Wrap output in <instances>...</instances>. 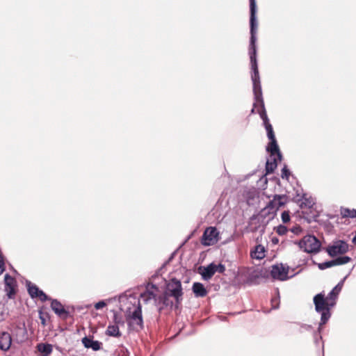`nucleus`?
Listing matches in <instances>:
<instances>
[{"mask_svg": "<svg viewBox=\"0 0 356 356\" xmlns=\"http://www.w3.org/2000/svg\"><path fill=\"white\" fill-rule=\"evenodd\" d=\"M284 197V195H275L273 200L270 201L258 214L252 216L248 224L250 232H256L259 231L261 234H264L268 222L274 218L277 209L284 204V202L282 201Z\"/></svg>", "mask_w": 356, "mask_h": 356, "instance_id": "nucleus-1", "label": "nucleus"}, {"mask_svg": "<svg viewBox=\"0 0 356 356\" xmlns=\"http://www.w3.org/2000/svg\"><path fill=\"white\" fill-rule=\"evenodd\" d=\"M250 38L248 54L250 59L251 68L252 70H258L256 46L257 21L256 17L257 5L255 0H250Z\"/></svg>", "mask_w": 356, "mask_h": 356, "instance_id": "nucleus-2", "label": "nucleus"}, {"mask_svg": "<svg viewBox=\"0 0 356 356\" xmlns=\"http://www.w3.org/2000/svg\"><path fill=\"white\" fill-rule=\"evenodd\" d=\"M313 302L316 312L321 314L320 326H322L330 318V310L336 305V302L329 299L328 296L325 298L323 292L314 296Z\"/></svg>", "mask_w": 356, "mask_h": 356, "instance_id": "nucleus-3", "label": "nucleus"}, {"mask_svg": "<svg viewBox=\"0 0 356 356\" xmlns=\"http://www.w3.org/2000/svg\"><path fill=\"white\" fill-rule=\"evenodd\" d=\"M298 245L304 252L310 254H316L320 252L321 243L314 235L308 234L305 236L300 241L294 242Z\"/></svg>", "mask_w": 356, "mask_h": 356, "instance_id": "nucleus-4", "label": "nucleus"}, {"mask_svg": "<svg viewBox=\"0 0 356 356\" xmlns=\"http://www.w3.org/2000/svg\"><path fill=\"white\" fill-rule=\"evenodd\" d=\"M127 321L129 329L134 331L139 332L143 329L142 307L139 300L134 312L127 317Z\"/></svg>", "mask_w": 356, "mask_h": 356, "instance_id": "nucleus-5", "label": "nucleus"}, {"mask_svg": "<svg viewBox=\"0 0 356 356\" xmlns=\"http://www.w3.org/2000/svg\"><path fill=\"white\" fill-rule=\"evenodd\" d=\"M251 79L253 84L254 106H255L257 104H259V106H264V102L262 96L259 70H252Z\"/></svg>", "mask_w": 356, "mask_h": 356, "instance_id": "nucleus-6", "label": "nucleus"}, {"mask_svg": "<svg viewBox=\"0 0 356 356\" xmlns=\"http://www.w3.org/2000/svg\"><path fill=\"white\" fill-rule=\"evenodd\" d=\"M168 295L175 299L176 304L179 305L182 300L183 291L181 282L177 278H172L166 286Z\"/></svg>", "mask_w": 356, "mask_h": 356, "instance_id": "nucleus-7", "label": "nucleus"}, {"mask_svg": "<svg viewBox=\"0 0 356 356\" xmlns=\"http://www.w3.org/2000/svg\"><path fill=\"white\" fill-rule=\"evenodd\" d=\"M348 250L349 245L347 242L343 240L334 241L332 244L328 245L325 249V251L332 257H334L339 254H343L348 252Z\"/></svg>", "mask_w": 356, "mask_h": 356, "instance_id": "nucleus-8", "label": "nucleus"}, {"mask_svg": "<svg viewBox=\"0 0 356 356\" xmlns=\"http://www.w3.org/2000/svg\"><path fill=\"white\" fill-rule=\"evenodd\" d=\"M271 268L270 275L274 280L285 281L294 276V275H288L289 268L283 266L282 264L273 265Z\"/></svg>", "mask_w": 356, "mask_h": 356, "instance_id": "nucleus-9", "label": "nucleus"}, {"mask_svg": "<svg viewBox=\"0 0 356 356\" xmlns=\"http://www.w3.org/2000/svg\"><path fill=\"white\" fill-rule=\"evenodd\" d=\"M219 232L214 227H209L205 229L202 236V243L204 245L209 246L218 241Z\"/></svg>", "mask_w": 356, "mask_h": 356, "instance_id": "nucleus-10", "label": "nucleus"}, {"mask_svg": "<svg viewBox=\"0 0 356 356\" xmlns=\"http://www.w3.org/2000/svg\"><path fill=\"white\" fill-rule=\"evenodd\" d=\"M170 296L168 292H164L159 296H156L155 305L158 307V309L161 312L167 307H172L173 302L170 299Z\"/></svg>", "mask_w": 356, "mask_h": 356, "instance_id": "nucleus-11", "label": "nucleus"}, {"mask_svg": "<svg viewBox=\"0 0 356 356\" xmlns=\"http://www.w3.org/2000/svg\"><path fill=\"white\" fill-rule=\"evenodd\" d=\"M4 283L7 296L9 298H13L16 293V280L7 273L4 276Z\"/></svg>", "mask_w": 356, "mask_h": 356, "instance_id": "nucleus-12", "label": "nucleus"}, {"mask_svg": "<svg viewBox=\"0 0 356 356\" xmlns=\"http://www.w3.org/2000/svg\"><path fill=\"white\" fill-rule=\"evenodd\" d=\"M93 336L84 337L81 339L82 344L86 348H90L94 351L101 350L103 346L102 343L97 340H93Z\"/></svg>", "mask_w": 356, "mask_h": 356, "instance_id": "nucleus-13", "label": "nucleus"}, {"mask_svg": "<svg viewBox=\"0 0 356 356\" xmlns=\"http://www.w3.org/2000/svg\"><path fill=\"white\" fill-rule=\"evenodd\" d=\"M270 142L266 147V150L270 153V156H277L279 161L282 160V155L280 151L279 146L275 138L269 139Z\"/></svg>", "mask_w": 356, "mask_h": 356, "instance_id": "nucleus-14", "label": "nucleus"}, {"mask_svg": "<svg viewBox=\"0 0 356 356\" xmlns=\"http://www.w3.org/2000/svg\"><path fill=\"white\" fill-rule=\"evenodd\" d=\"M51 308L58 316L66 318L69 316V312L66 310L63 305L56 299L51 300Z\"/></svg>", "mask_w": 356, "mask_h": 356, "instance_id": "nucleus-15", "label": "nucleus"}, {"mask_svg": "<svg viewBox=\"0 0 356 356\" xmlns=\"http://www.w3.org/2000/svg\"><path fill=\"white\" fill-rule=\"evenodd\" d=\"M198 270L202 279L208 281L215 274L214 263L212 262L207 266H200Z\"/></svg>", "mask_w": 356, "mask_h": 356, "instance_id": "nucleus-16", "label": "nucleus"}, {"mask_svg": "<svg viewBox=\"0 0 356 356\" xmlns=\"http://www.w3.org/2000/svg\"><path fill=\"white\" fill-rule=\"evenodd\" d=\"M350 275V273L346 275L332 289V291L327 294L328 298L331 299L336 302L339 293L341 292L342 287L343 286L344 282L346 280V278Z\"/></svg>", "mask_w": 356, "mask_h": 356, "instance_id": "nucleus-17", "label": "nucleus"}, {"mask_svg": "<svg viewBox=\"0 0 356 356\" xmlns=\"http://www.w3.org/2000/svg\"><path fill=\"white\" fill-rule=\"evenodd\" d=\"M12 343V337L7 332H3L0 334V349L8 350Z\"/></svg>", "mask_w": 356, "mask_h": 356, "instance_id": "nucleus-18", "label": "nucleus"}, {"mask_svg": "<svg viewBox=\"0 0 356 356\" xmlns=\"http://www.w3.org/2000/svg\"><path fill=\"white\" fill-rule=\"evenodd\" d=\"M192 290L195 297H204L207 294V289L204 284L200 282H194Z\"/></svg>", "mask_w": 356, "mask_h": 356, "instance_id": "nucleus-19", "label": "nucleus"}, {"mask_svg": "<svg viewBox=\"0 0 356 356\" xmlns=\"http://www.w3.org/2000/svg\"><path fill=\"white\" fill-rule=\"evenodd\" d=\"M277 156H273L267 160L266 163V174H270L273 172L277 165Z\"/></svg>", "mask_w": 356, "mask_h": 356, "instance_id": "nucleus-20", "label": "nucleus"}, {"mask_svg": "<svg viewBox=\"0 0 356 356\" xmlns=\"http://www.w3.org/2000/svg\"><path fill=\"white\" fill-rule=\"evenodd\" d=\"M37 349L42 356H49L53 350V347L51 344L40 343L37 345Z\"/></svg>", "mask_w": 356, "mask_h": 356, "instance_id": "nucleus-21", "label": "nucleus"}, {"mask_svg": "<svg viewBox=\"0 0 356 356\" xmlns=\"http://www.w3.org/2000/svg\"><path fill=\"white\" fill-rule=\"evenodd\" d=\"M250 255L253 259H261L265 257V248L262 245H257L254 250L251 251Z\"/></svg>", "mask_w": 356, "mask_h": 356, "instance_id": "nucleus-22", "label": "nucleus"}, {"mask_svg": "<svg viewBox=\"0 0 356 356\" xmlns=\"http://www.w3.org/2000/svg\"><path fill=\"white\" fill-rule=\"evenodd\" d=\"M26 286L28 293L32 298H35L38 296V293L41 290L35 284H32L30 281H26Z\"/></svg>", "mask_w": 356, "mask_h": 356, "instance_id": "nucleus-23", "label": "nucleus"}, {"mask_svg": "<svg viewBox=\"0 0 356 356\" xmlns=\"http://www.w3.org/2000/svg\"><path fill=\"white\" fill-rule=\"evenodd\" d=\"M106 334L114 337H120L122 335L118 325H109L106 330Z\"/></svg>", "mask_w": 356, "mask_h": 356, "instance_id": "nucleus-24", "label": "nucleus"}, {"mask_svg": "<svg viewBox=\"0 0 356 356\" xmlns=\"http://www.w3.org/2000/svg\"><path fill=\"white\" fill-rule=\"evenodd\" d=\"M315 204V201L312 197H307L306 194H303L302 197V202L300 207L302 209L308 208L311 209Z\"/></svg>", "mask_w": 356, "mask_h": 356, "instance_id": "nucleus-25", "label": "nucleus"}, {"mask_svg": "<svg viewBox=\"0 0 356 356\" xmlns=\"http://www.w3.org/2000/svg\"><path fill=\"white\" fill-rule=\"evenodd\" d=\"M257 113L259 115L261 119L262 120L264 127H268V124H271L266 114L265 105L259 106V108L257 109Z\"/></svg>", "mask_w": 356, "mask_h": 356, "instance_id": "nucleus-26", "label": "nucleus"}, {"mask_svg": "<svg viewBox=\"0 0 356 356\" xmlns=\"http://www.w3.org/2000/svg\"><path fill=\"white\" fill-rule=\"evenodd\" d=\"M341 215L343 218H356V209H350L348 208H341Z\"/></svg>", "mask_w": 356, "mask_h": 356, "instance_id": "nucleus-27", "label": "nucleus"}, {"mask_svg": "<svg viewBox=\"0 0 356 356\" xmlns=\"http://www.w3.org/2000/svg\"><path fill=\"white\" fill-rule=\"evenodd\" d=\"M156 296L154 292L150 291L148 289L140 294V298L145 303L148 302L151 300H154L155 301Z\"/></svg>", "mask_w": 356, "mask_h": 356, "instance_id": "nucleus-28", "label": "nucleus"}, {"mask_svg": "<svg viewBox=\"0 0 356 356\" xmlns=\"http://www.w3.org/2000/svg\"><path fill=\"white\" fill-rule=\"evenodd\" d=\"M351 261V258L348 256L338 257L334 259L335 266L343 265Z\"/></svg>", "mask_w": 356, "mask_h": 356, "instance_id": "nucleus-29", "label": "nucleus"}, {"mask_svg": "<svg viewBox=\"0 0 356 356\" xmlns=\"http://www.w3.org/2000/svg\"><path fill=\"white\" fill-rule=\"evenodd\" d=\"M321 326H318V328L316 330H314L313 337L314 343L318 345L320 341H322V337L321 336Z\"/></svg>", "mask_w": 356, "mask_h": 356, "instance_id": "nucleus-30", "label": "nucleus"}, {"mask_svg": "<svg viewBox=\"0 0 356 356\" xmlns=\"http://www.w3.org/2000/svg\"><path fill=\"white\" fill-rule=\"evenodd\" d=\"M334 266L335 264L334 259L318 264V267L320 270H325L326 268H331Z\"/></svg>", "mask_w": 356, "mask_h": 356, "instance_id": "nucleus-31", "label": "nucleus"}, {"mask_svg": "<svg viewBox=\"0 0 356 356\" xmlns=\"http://www.w3.org/2000/svg\"><path fill=\"white\" fill-rule=\"evenodd\" d=\"M291 175V172L289 169L287 168L286 165H284L281 171V177L284 179L288 180L289 176Z\"/></svg>", "mask_w": 356, "mask_h": 356, "instance_id": "nucleus-32", "label": "nucleus"}, {"mask_svg": "<svg viewBox=\"0 0 356 356\" xmlns=\"http://www.w3.org/2000/svg\"><path fill=\"white\" fill-rule=\"evenodd\" d=\"M277 296L272 298V300H271L272 309H277L280 307V301L279 291H277Z\"/></svg>", "mask_w": 356, "mask_h": 356, "instance_id": "nucleus-33", "label": "nucleus"}, {"mask_svg": "<svg viewBox=\"0 0 356 356\" xmlns=\"http://www.w3.org/2000/svg\"><path fill=\"white\" fill-rule=\"evenodd\" d=\"M287 232H288L287 227L283 225H280L276 228V232L280 236H283V235L286 234Z\"/></svg>", "mask_w": 356, "mask_h": 356, "instance_id": "nucleus-34", "label": "nucleus"}, {"mask_svg": "<svg viewBox=\"0 0 356 356\" xmlns=\"http://www.w3.org/2000/svg\"><path fill=\"white\" fill-rule=\"evenodd\" d=\"M265 129L266 130L268 139L275 138L272 124H268V127H265Z\"/></svg>", "mask_w": 356, "mask_h": 356, "instance_id": "nucleus-35", "label": "nucleus"}, {"mask_svg": "<svg viewBox=\"0 0 356 356\" xmlns=\"http://www.w3.org/2000/svg\"><path fill=\"white\" fill-rule=\"evenodd\" d=\"M38 298L41 302H45V301H47V300H51V298H49L43 291H40V293H38V296L37 297Z\"/></svg>", "mask_w": 356, "mask_h": 356, "instance_id": "nucleus-36", "label": "nucleus"}, {"mask_svg": "<svg viewBox=\"0 0 356 356\" xmlns=\"http://www.w3.org/2000/svg\"><path fill=\"white\" fill-rule=\"evenodd\" d=\"M113 321H114L115 325H118V326L120 325H123L124 324V322L122 316L117 314H114Z\"/></svg>", "mask_w": 356, "mask_h": 356, "instance_id": "nucleus-37", "label": "nucleus"}, {"mask_svg": "<svg viewBox=\"0 0 356 356\" xmlns=\"http://www.w3.org/2000/svg\"><path fill=\"white\" fill-rule=\"evenodd\" d=\"M225 266L222 264H216L214 263V270H215V273L216 272L218 273H223L225 271Z\"/></svg>", "mask_w": 356, "mask_h": 356, "instance_id": "nucleus-38", "label": "nucleus"}, {"mask_svg": "<svg viewBox=\"0 0 356 356\" xmlns=\"http://www.w3.org/2000/svg\"><path fill=\"white\" fill-rule=\"evenodd\" d=\"M299 325L300 326V332H302L303 331L310 332L313 330V327L312 325H308L305 323H299Z\"/></svg>", "mask_w": 356, "mask_h": 356, "instance_id": "nucleus-39", "label": "nucleus"}, {"mask_svg": "<svg viewBox=\"0 0 356 356\" xmlns=\"http://www.w3.org/2000/svg\"><path fill=\"white\" fill-rule=\"evenodd\" d=\"M282 220L284 223H286L290 221V215L289 212L287 211H284L282 213Z\"/></svg>", "mask_w": 356, "mask_h": 356, "instance_id": "nucleus-40", "label": "nucleus"}, {"mask_svg": "<svg viewBox=\"0 0 356 356\" xmlns=\"http://www.w3.org/2000/svg\"><path fill=\"white\" fill-rule=\"evenodd\" d=\"M290 231L296 235H299L302 233V229L300 226L296 225L291 228Z\"/></svg>", "mask_w": 356, "mask_h": 356, "instance_id": "nucleus-41", "label": "nucleus"}, {"mask_svg": "<svg viewBox=\"0 0 356 356\" xmlns=\"http://www.w3.org/2000/svg\"><path fill=\"white\" fill-rule=\"evenodd\" d=\"M106 305V303L104 300L99 301L98 302L95 303V308L96 309H101L103 307H104Z\"/></svg>", "mask_w": 356, "mask_h": 356, "instance_id": "nucleus-42", "label": "nucleus"}, {"mask_svg": "<svg viewBox=\"0 0 356 356\" xmlns=\"http://www.w3.org/2000/svg\"><path fill=\"white\" fill-rule=\"evenodd\" d=\"M259 276L258 275H250L248 278V283L250 284H255L256 282H254V280H257V278H259Z\"/></svg>", "mask_w": 356, "mask_h": 356, "instance_id": "nucleus-43", "label": "nucleus"}, {"mask_svg": "<svg viewBox=\"0 0 356 356\" xmlns=\"http://www.w3.org/2000/svg\"><path fill=\"white\" fill-rule=\"evenodd\" d=\"M271 242H272L273 244L276 245V244H277V243H279V239H278L277 237H273V238H271Z\"/></svg>", "mask_w": 356, "mask_h": 356, "instance_id": "nucleus-44", "label": "nucleus"}, {"mask_svg": "<svg viewBox=\"0 0 356 356\" xmlns=\"http://www.w3.org/2000/svg\"><path fill=\"white\" fill-rule=\"evenodd\" d=\"M174 255H175V252L172 254V255H171V256H170V257L169 258L168 261H166V262L163 265V267H164L167 263H168L169 261H170V260L173 258Z\"/></svg>", "mask_w": 356, "mask_h": 356, "instance_id": "nucleus-45", "label": "nucleus"}, {"mask_svg": "<svg viewBox=\"0 0 356 356\" xmlns=\"http://www.w3.org/2000/svg\"><path fill=\"white\" fill-rule=\"evenodd\" d=\"M259 106V104H257L255 106L253 105V108H252L251 110V113H255V108ZM259 108V107L258 108V109Z\"/></svg>", "mask_w": 356, "mask_h": 356, "instance_id": "nucleus-46", "label": "nucleus"}, {"mask_svg": "<svg viewBox=\"0 0 356 356\" xmlns=\"http://www.w3.org/2000/svg\"><path fill=\"white\" fill-rule=\"evenodd\" d=\"M40 318L41 319L42 323L44 324L45 323V319L43 317H42V316H40Z\"/></svg>", "mask_w": 356, "mask_h": 356, "instance_id": "nucleus-47", "label": "nucleus"}, {"mask_svg": "<svg viewBox=\"0 0 356 356\" xmlns=\"http://www.w3.org/2000/svg\"><path fill=\"white\" fill-rule=\"evenodd\" d=\"M258 225H259L258 220H255L254 223L253 224L252 226L254 227V226H258Z\"/></svg>", "mask_w": 356, "mask_h": 356, "instance_id": "nucleus-48", "label": "nucleus"}, {"mask_svg": "<svg viewBox=\"0 0 356 356\" xmlns=\"http://www.w3.org/2000/svg\"><path fill=\"white\" fill-rule=\"evenodd\" d=\"M152 288L153 289H157L156 286L155 284H152Z\"/></svg>", "mask_w": 356, "mask_h": 356, "instance_id": "nucleus-49", "label": "nucleus"}]
</instances>
